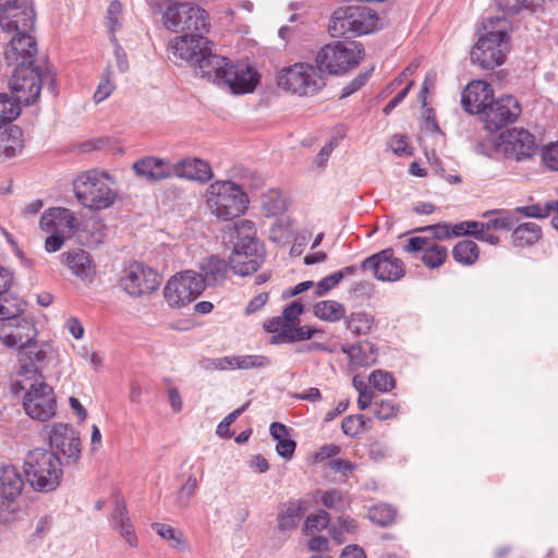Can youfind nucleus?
Here are the masks:
<instances>
[{
    "label": "nucleus",
    "mask_w": 558,
    "mask_h": 558,
    "mask_svg": "<svg viewBox=\"0 0 558 558\" xmlns=\"http://www.w3.org/2000/svg\"><path fill=\"white\" fill-rule=\"evenodd\" d=\"M14 395L25 392L23 407L33 420L47 421L56 414L57 401L52 388L47 385L38 365L24 364L19 367L11 384Z\"/></svg>",
    "instance_id": "1"
},
{
    "label": "nucleus",
    "mask_w": 558,
    "mask_h": 558,
    "mask_svg": "<svg viewBox=\"0 0 558 558\" xmlns=\"http://www.w3.org/2000/svg\"><path fill=\"white\" fill-rule=\"evenodd\" d=\"M509 32L510 24L505 15L486 17L471 50V61L486 70L501 65L510 51Z\"/></svg>",
    "instance_id": "2"
},
{
    "label": "nucleus",
    "mask_w": 558,
    "mask_h": 558,
    "mask_svg": "<svg viewBox=\"0 0 558 558\" xmlns=\"http://www.w3.org/2000/svg\"><path fill=\"white\" fill-rule=\"evenodd\" d=\"M233 250L229 257L230 268L235 275L250 276L264 263V245L256 238L255 223L247 219L236 221L228 231Z\"/></svg>",
    "instance_id": "3"
},
{
    "label": "nucleus",
    "mask_w": 558,
    "mask_h": 558,
    "mask_svg": "<svg viewBox=\"0 0 558 558\" xmlns=\"http://www.w3.org/2000/svg\"><path fill=\"white\" fill-rule=\"evenodd\" d=\"M37 329L32 319L19 317L13 322L0 325V342L7 348L19 350V367L43 363L50 351V345L38 342Z\"/></svg>",
    "instance_id": "4"
},
{
    "label": "nucleus",
    "mask_w": 558,
    "mask_h": 558,
    "mask_svg": "<svg viewBox=\"0 0 558 558\" xmlns=\"http://www.w3.org/2000/svg\"><path fill=\"white\" fill-rule=\"evenodd\" d=\"M204 68L208 81L225 86L235 95L252 93L258 83V75L250 65L233 63L226 57H211Z\"/></svg>",
    "instance_id": "5"
},
{
    "label": "nucleus",
    "mask_w": 558,
    "mask_h": 558,
    "mask_svg": "<svg viewBox=\"0 0 558 558\" xmlns=\"http://www.w3.org/2000/svg\"><path fill=\"white\" fill-rule=\"evenodd\" d=\"M73 191L80 204L93 210L111 207L118 197L112 178L97 170L80 174L73 182Z\"/></svg>",
    "instance_id": "6"
},
{
    "label": "nucleus",
    "mask_w": 558,
    "mask_h": 558,
    "mask_svg": "<svg viewBox=\"0 0 558 558\" xmlns=\"http://www.w3.org/2000/svg\"><path fill=\"white\" fill-rule=\"evenodd\" d=\"M24 473L35 490L48 493L60 485L63 471L54 452L36 448L29 450L24 458Z\"/></svg>",
    "instance_id": "7"
},
{
    "label": "nucleus",
    "mask_w": 558,
    "mask_h": 558,
    "mask_svg": "<svg viewBox=\"0 0 558 558\" xmlns=\"http://www.w3.org/2000/svg\"><path fill=\"white\" fill-rule=\"evenodd\" d=\"M380 27L377 12L367 5H349L335 10L328 31L332 37H351L373 33Z\"/></svg>",
    "instance_id": "8"
},
{
    "label": "nucleus",
    "mask_w": 558,
    "mask_h": 558,
    "mask_svg": "<svg viewBox=\"0 0 558 558\" xmlns=\"http://www.w3.org/2000/svg\"><path fill=\"white\" fill-rule=\"evenodd\" d=\"M206 204L210 213L220 220H232L247 209L248 197L243 189L230 180H217L206 190Z\"/></svg>",
    "instance_id": "9"
},
{
    "label": "nucleus",
    "mask_w": 558,
    "mask_h": 558,
    "mask_svg": "<svg viewBox=\"0 0 558 558\" xmlns=\"http://www.w3.org/2000/svg\"><path fill=\"white\" fill-rule=\"evenodd\" d=\"M208 32H189L170 40L168 50L174 61L190 63L195 66L202 77H205V63L217 57L209 47L205 37Z\"/></svg>",
    "instance_id": "10"
},
{
    "label": "nucleus",
    "mask_w": 558,
    "mask_h": 558,
    "mask_svg": "<svg viewBox=\"0 0 558 558\" xmlns=\"http://www.w3.org/2000/svg\"><path fill=\"white\" fill-rule=\"evenodd\" d=\"M277 84L284 90L308 96L316 94L325 86V78L316 63L298 62L280 70Z\"/></svg>",
    "instance_id": "11"
},
{
    "label": "nucleus",
    "mask_w": 558,
    "mask_h": 558,
    "mask_svg": "<svg viewBox=\"0 0 558 558\" xmlns=\"http://www.w3.org/2000/svg\"><path fill=\"white\" fill-rule=\"evenodd\" d=\"M363 58V48L355 41H337L324 46L315 63L329 74H341L356 66Z\"/></svg>",
    "instance_id": "12"
},
{
    "label": "nucleus",
    "mask_w": 558,
    "mask_h": 558,
    "mask_svg": "<svg viewBox=\"0 0 558 558\" xmlns=\"http://www.w3.org/2000/svg\"><path fill=\"white\" fill-rule=\"evenodd\" d=\"M162 20L166 28L172 32H209L210 27L206 11L189 2L170 4Z\"/></svg>",
    "instance_id": "13"
},
{
    "label": "nucleus",
    "mask_w": 558,
    "mask_h": 558,
    "mask_svg": "<svg viewBox=\"0 0 558 558\" xmlns=\"http://www.w3.org/2000/svg\"><path fill=\"white\" fill-rule=\"evenodd\" d=\"M46 81L52 83L50 74L43 73L39 66L33 64L14 68L9 85L17 101L29 106L38 99Z\"/></svg>",
    "instance_id": "14"
},
{
    "label": "nucleus",
    "mask_w": 558,
    "mask_h": 558,
    "mask_svg": "<svg viewBox=\"0 0 558 558\" xmlns=\"http://www.w3.org/2000/svg\"><path fill=\"white\" fill-rule=\"evenodd\" d=\"M203 290V276L193 270H185L169 279L163 295L170 306L182 307L194 301Z\"/></svg>",
    "instance_id": "15"
},
{
    "label": "nucleus",
    "mask_w": 558,
    "mask_h": 558,
    "mask_svg": "<svg viewBox=\"0 0 558 558\" xmlns=\"http://www.w3.org/2000/svg\"><path fill=\"white\" fill-rule=\"evenodd\" d=\"M497 145L506 158L515 161L531 159L538 149L535 136L522 128H512L504 132Z\"/></svg>",
    "instance_id": "16"
},
{
    "label": "nucleus",
    "mask_w": 558,
    "mask_h": 558,
    "mask_svg": "<svg viewBox=\"0 0 558 558\" xmlns=\"http://www.w3.org/2000/svg\"><path fill=\"white\" fill-rule=\"evenodd\" d=\"M363 270H369L372 275L383 282H396L405 276L404 263L395 255L392 248H385L375 253L361 263Z\"/></svg>",
    "instance_id": "17"
},
{
    "label": "nucleus",
    "mask_w": 558,
    "mask_h": 558,
    "mask_svg": "<svg viewBox=\"0 0 558 558\" xmlns=\"http://www.w3.org/2000/svg\"><path fill=\"white\" fill-rule=\"evenodd\" d=\"M120 286L129 295L141 296L158 289L160 276L142 263H133L124 269Z\"/></svg>",
    "instance_id": "18"
},
{
    "label": "nucleus",
    "mask_w": 558,
    "mask_h": 558,
    "mask_svg": "<svg viewBox=\"0 0 558 558\" xmlns=\"http://www.w3.org/2000/svg\"><path fill=\"white\" fill-rule=\"evenodd\" d=\"M34 21L35 12L26 2L10 0L0 8V26L5 33H29Z\"/></svg>",
    "instance_id": "19"
},
{
    "label": "nucleus",
    "mask_w": 558,
    "mask_h": 558,
    "mask_svg": "<svg viewBox=\"0 0 558 558\" xmlns=\"http://www.w3.org/2000/svg\"><path fill=\"white\" fill-rule=\"evenodd\" d=\"M520 114L521 106L513 96L506 95L495 101L493 99L484 114L485 128L489 131H496L513 123Z\"/></svg>",
    "instance_id": "20"
},
{
    "label": "nucleus",
    "mask_w": 558,
    "mask_h": 558,
    "mask_svg": "<svg viewBox=\"0 0 558 558\" xmlns=\"http://www.w3.org/2000/svg\"><path fill=\"white\" fill-rule=\"evenodd\" d=\"M49 441L52 449L59 451L68 463H75L81 457L78 433L70 425L57 423L51 427Z\"/></svg>",
    "instance_id": "21"
},
{
    "label": "nucleus",
    "mask_w": 558,
    "mask_h": 558,
    "mask_svg": "<svg viewBox=\"0 0 558 558\" xmlns=\"http://www.w3.org/2000/svg\"><path fill=\"white\" fill-rule=\"evenodd\" d=\"M37 45L31 33L14 34L4 50V58L11 66L33 65Z\"/></svg>",
    "instance_id": "22"
},
{
    "label": "nucleus",
    "mask_w": 558,
    "mask_h": 558,
    "mask_svg": "<svg viewBox=\"0 0 558 558\" xmlns=\"http://www.w3.org/2000/svg\"><path fill=\"white\" fill-rule=\"evenodd\" d=\"M205 371H228L264 368L270 365V360L265 355H238L216 359H204L199 362Z\"/></svg>",
    "instance_id": "23"
},
{
    "label": "nucleus",
    "mask_w": 558,
    "mask_h": 558,
    "mask_svg": "<svg viewBox=\"0 0 558 558\" xmlns=\"http://www.w3.org/2000/svg\"><path fill=\"white\" fill-rule=\"evenodd\" d=\"M494 99V90L485 81L470 82L462 93L461 104L463 109L471 113H484Z\"/></svg>",
    "instance_id": "24"
},
{
    "label": "nucleus",
    "mask_w": 558,
    "mask_h": 558,
    "mask_svg": "<svg viewBox=\"0 0 558 558\" xmlns=\"http://www.w3.org/2000/svg\"><path fill=\"white\" fill-rule=\"evenodd\" d=\"M24 487V480L14 465H3L0 468V497L8 501L7 508L10 512L2 514L0 512V522H8L14 512L12 501L19 497Z\"/></svg>",
    "instance_id": "25"
},
{
    "label": "nucleus",
    "mask_w": 558,
    "mask_h": 558,
    "mask_svg": "<svg viewBox=\"0 0 558 558\" xmlns=\"http://www.w3.org/2000/svg\"><path fill=\"white\" fill-rule=\"evenodd\" d=\"M39 227L45 232H56L72 235L78 227L74 213L64 207H52L44 211Z\"/></svg>",
    "instance_id": "26"
},
{
    "label": "nucleus",
    "mask_w": 558,
    "mask_h": 558,
    "mask_svg": "<svg viewBox=\"0 0 558 558\" xmlns=\"http://www.w3.org/2000/svg\"><path fill=\"white\" fill-rule=\"evenodd\" d=\"M132 169L137 178L151 183L173 177L172 163L156 156H145L136 160Z\"/></svg>",
    "instance_id": "27"
},
{
    "label": "nucleus",
    "mask_w": 558,
    "mask_h": 558,
    "mask_svg": "<svg viewBox=\"0 0 558 558\" xmlns=\"http://www.w3.org/2000/svg\"><path fill=\"white\" fill-rule=\"evenodd\" d=\"M404 251L409 253L423 251L422 262L428 268L440 267L448 257L445 246L430 243V241L424 236H413L409 239Z\"/></svg>",
    "instance_id": "28"
},
{
    "label": "nucleus",
    "mask_w": 558,
    "mask_h": 558,
    "mask_svg": "<svg viewBox=\"0 0 558 558\" xmlns=\"http://www.w3.org/2000/svg\"><path fill=\"white\" fill-rule=\"evenodd\" d=\"M173 175L195 181L198 183H207L214 177L210 165L199 158H185L172 165Z\"/></svg>",
    "instance_id": "29"
},
{
    "label": "nucleus",
    "mask_w": 558,
    "mask_h": 558,
    "mask_svg": "<svg viewBox=\"0 0 558 558\" xmlns=\"http://www.w3.org/2000/svg\"><path fill=\"white\" fill-rule=\"evenodd\" d=\"M110 521L112 527L120 533V535L124 538L130 547H136L138 545V538L136 536L135 529L131 522L126 506L123 501H116Z\"/></svg>",
    "instance_id": "30"
},
{
    "label": "nucleus",
    "mask_w": 558,
    "mask_h": 558,
    "mask_svg": "<svg viewBox=\"0 0 558 558\" xmlns=\"http://www.w3.org/2000/svg\"><path fill=\"white\" fill-rule=\"evenodd\" d=\"M341 351L348 355L350 362L360 367H368L376 363L378 356L377 348L368 341L359 342L354 345H343Z\"/></svg>",
    "instance_id": "31"
},
{
    "label": "nucleus",
    "mask_w": 558,
    "mask_h": 558,
    "mask_svg": "<svg viewBox=\"0 0 558 558\" xmlns=\"http://www.w3.org/2000/svg\"><path fill=\"white\" fill-rule=\"evenodd\" d=\"M62 260L75 276L82 279H87L94 274V266L90 256L84 250L76 248L63 253Z\"/></svg>",
    "instance_id": "32"
},
{
    "label": "nucleus",
    "mask_w": 558,
    "mask_h": 558,
    "mask_svg": "<svg viewBox=\"0 0 558 558\" xmlns=\"http://www.w3.org/2000/svg\"><path fill=\"white\" fill-rule=\"evenodd\" d=\"M305 510L304 502L301 500H290L283 505L278 514V529L282 532L295 530Z\"/></svg>",
    "instance_id": "33"
},
{
    "label": "nucleus",
    "mask_w": 558,
    "mask_h": 558,
    "mask_svg": "<svg viewBox=\"0 0 558 558\" xmlns=\"http://www.w3.org/2000/svg\"><path fill=\"white\" fill-rule=\"evenodd\" d=\"M228 264L216 256L204 259L201 264V270L204 279V288L208 286L219 284L227 279L229 271Z\"/></svg>",
    "instance_id": "34"
},
{
    "label": "nucleus",
    "mask_w": 558,
    "mask_h": 558,
    "mask_svg": "<svg viewBox=\"0 0 558 558\" xmlns=\"http://www.w3.org/2000/svg\"><path fill=\"white\" fill-rule=\"evenodd\" d=\"M542 235L541 227L535 222H525L518 226L512 232L514 246L524 247L536 243Z\"/></svg>",
    "instance_id": "35"
},
{
    "label": "nucleus",
    "mask_w": 558,
    "mask_h": 558,
    "mask_svg": "<svg viewBox=\"0 0 558 558\" xmlns=\"http://www.w3.org/2000/svg\"><path fill=\"white\" fill-rule=\"evenodd\" d=\"M313 312L317 318L329 323L339 322L345 316L344 305L335 300L317 302Z\"/></svg>",
    "instance_id": "36"
},
{
    "label": "nucleus",
    "mask_w": 558,
    "mask_h": 558,
    "mask_svg": "<svg viewBox=\"0 0 558 558\" xmlns=\"http://www.w3.org/2000/svg\"><path fill=\"white\" fill-rule=\"evenodd\" d=\"M480 248L478 245L472 240L459 241L453 250V259L464 266H471L478 259Z\"/></svg>",
    "instance_id": "37"
},
{
    "label": "nucleus",
    "mask_w": 558,
    "mask_h": 558,
    "mask_svg": "<svg viewBox=\"0 0 558 558\" xmlns=\"http://www.w3.org/2000/svg\"><path fill=\"white\" fill-rule=\"evenodd\" d=\"M345 325L353 335L366 336L372 332L375 319L365 312H355L345 317Z\"/></svg>",
    "instance_id": "38"
},
{
    "label": "nucleus",
    "mask_w": 558,
    "mask_h": 558,
    "mask_svg": "<svg viewBox=\"0 0 558 558\" xmlns=\"http://www.w3.org/2000/svg\"><path fill=\"white\" fill-rule=\"evenodd\" d=\"M357 523L350 517L341 515L337 522L329 527V534L332 541L338 545L348 541L349 535H354L357 532Z\"/></svg>",
    "instance_id": "39"
},
{
    "label": "nucleus",
    "mask_w": 558,
    "mask_h": 558,
    "mask_svg": "<svg viewBox=\"0 0 558 558\" xmlns=\"http://www.w3.org/2000/svg\"><path fill=\"white\" fill-rule=\"evenodd\" d=\"M25 310L26 303L17 296L0 299V320L2 323L15 320Z\"/></svg>",
    "instance_id": "40"
},
{
    "label": "nucleus",
    "mask_w": 558,
    "mask_h": 558,
    "mask_svg": "<svg viewBox=\"0 0 558 558\" xmlns=\"http://www.w3.org/2000/svg\"><path fill=\"white\" fill-rule=\"evenodd\" d=\"M153 529L161 538L167 541L171 547L179 550H186L189 548V543L181 531L162 523H154Z\"/></svg>",
    "instance_id": "41"
},
{
    "label": "nucleus",
    "mask_w": 558,
    "mask_h": 558,
    "mask_svg": "<svg viewBox=\"0 0 558 558\" xmlns=\"http://www.w3.org/2000/svg\"><path fill=\"white\" fill-rule=\"evenodd\" d=\"M487 218L483 222V228L490 230H510L513 227L512 217L505 210H494L484 214Z\"/></svg>",
    "instance_id": "42"
},
{
    "label": "nucleus",
    "mask_w": 558,
    "mask_h": 558,
    "mask_svg": "<svg viewBox=\"0 0 558 558\" xmlns=\"http://www.w3.org/2000/svg\"><path fill=\"white\" fill-rule=\"evenodd\" d=\"M21 104L15 96L10 97L7 94H0V123H7L15 120L21 113Z\"/></svg>",
    "instance_id": "43"
},
{
    "label": "nucleus",
    "mask_w": 558,
    "mask_h": 558,
    "mask_svg": "<svg viewBox=\"0 0 558 558\" xmlns=\"http://www.w3.org/2000/svg\"><path fill=\"white\" fill-rule=\"evenodd\" d=\"M262 207L267 216H277L286 210V199L280 192L271 190L262 196Z\"/></svg>",
    "instance_id": "44"
},
{
    "label": "nucleus",
    "mask_w": 558,
    "mask_h": 558,
    "mask_svg": "<svg viewBox=\"0 0 558 558\" xmlns=\"http://www.w3.org/2000/svg\"><path fill=\"white\" fill-rule=\"evenodd\" d=\"M395 517L396 510L386 504L373 506L368 510L369 520L380 526H386L392 523L395 521Z\"/></svg>",
    "instance_id": "45"
},
{
    "label": "nucleus",
    "mask_w": 558,
    "mask_h": 558,
    "mask_svg": "<svg viewBox=\"0 0 558 558\" xmlns=\"http://www.w3.org/2000/svg\"><path fill=\"white\" fill-rule=\"evenodd\" d=\"M320 502L326 508L336 511H343L349 506V500L337 489L323 492L320 495Z\"/></svg>",
    "instance_id": "46"
},
{
    "label": "nucleus",
    "mask_w": 558,
    "mask_h": 558,
    "mask_svg": "<svg viewBox=\"0 0 558 558\" xmlns=\"http://www.w3.org/2000/svg\"><path fill=\"white\" fill-rule=\"evenodd\" d=\"M112 74L113 72L111 66H107L94 94V99L96 102L104 101L112 94L116 87L114 83L112 82Z\"/></svg>",
    "instance_id": "47"
},
{
    "label": "nucleus",
    "mask_w": 558,
    "mask_h": 558,
    "mask_svg": "<svg viewBox=\"0 0 558 558\" xmlns=\"http://www.w3.org/2000/svg\"><path fill=\"white\" fill-rule=\"evenodd\" d=\"M330 517L325 510H320L315 514H311L306 518L303 526V531L307 535H312L327 527Z\"/></svg>",
    "instance_id": "48"
},
{
    "label": "nucleus",
    "mask_w": 558,
    "mask_h": 558,
    "mask_svg": "<svg viewBox=\"0 0 558 558\" xmlns=\"http://www.w3.org/2000/svg\"><path fill=\"white\" fill-rule=\"evenodd\" d=\"M369 383L379 391L387 392L395 388L393 376L383 369H376L369 375Z\"/></svg>",
    "instance_id": "49"
},
{
    "label": "nucleus",
    "mask_w": 558,
    "mask_h": 558,
    "mask_svg": "<svg viewBox=\"0 0 558 558\" xmlns=\"http://www.w3.org/2000/svg\"><path fill=\"white\" fill-rule=\"evenodd\" d=\"M20 143L12 138L9 130L0 125V158H12L15 156Z\"/></svg>",
    "instance_id": "50"
},
{
    "label": "nucleus",
    "mask_w": 558,
    "mask_h": 558,
    "mask_svg": "<svg viewBox=\"0 0 558 558\" xmlns=\"http://www.w3.org/2000/svg\"><path fill=\"white\" fill-rule=\"evenodd\" d=\"M303 304L300 301H294L288 305L282 312V320L291 329L295 328L300 324V316L303 313Z\"/></svg>",
    "instance_id": "51"
},
{
    "label": "nucleus",
    "mask_w": 558,
    "mask_h": 558,
    "mask_svg": "<svg viewBox=\"0 0 558 558\" xmlns=\"http://www.w3.org/2000/svg\"><path fill=\"white\" fill-rule=\"evenodd\" d=\"M197 489V480L194 475H190L186 482L181 486L178 492L177 502L181 507H186L190 502V499L194 496Z\"/></svg>",
    "instance_id": "52"
},
{
    "label": "nucleus",
    "mask_w": 558,
    "mask_h": 558,
    "mask_svg": "<svg viewBox=\"0 0 558 558\" xmlns=\"http://www.w3.org/2000/svg\"><path fill=\"white\" fill-rule=\"evenodd\" d=\"M555 206L554 201L547 202L544 206L541 204L527 205L518 208V211L524 214L527 217L544 218L551 214L553 207Z\"/></svg>",
    "instance_id": "53"
},
{
    "label": "nucleus",
    "mask_w": 558,
    "mask_h": 558,
    "mask_svg": "<svg viewBox=\"0 0 558 558\" xmlns=\"http://www.w3.org/2000/svg\"><path fill=\"white\" fill-rule=\"evenodd\" d=\"M364 423L363 415H350L343 418L341 428L347 436L354 437L363 430Z\"/></svg>",
    "instance_id": "54"
},
{
    "label": "nucleus",
    "mask_w": 558,
    "mask_h": 558,
    "mask_svg": "<svg viewBox=\"0 0 558 558\" xmlns=\"http://www.w3.org/2000/svg\"><path fill=\"white\" fill-rule=\"evenodd\" d=\"M482 221H462L452 226L451 233H453V236L471 235L475 238L477 230H482Z\"/></svg>",
    "instance_id": "55"
},
{
    "label": "nucleus",
    "mask_w": 558,
    "mask_h": 558,
    "mask_svg": "<svg viewBox=\"0 0 558 558\" xmlns=\"http://www.w3.org/2000/svg\"><path fill=\"white\" fill-rule=\"evenodd\" d=\"M398 408L391 400H383L379 403H374V414L380 421L389 420L396 416Z\"/></svg>",
    "instance_id": "56"
},
{
    "label": "nucleus",
    "mask_w": 558,
    "mask_h": 558,
    "mask_svg": "<svg viewBox=\"0 0 558 558\" xmlns=\"http://www.w3.org/2000/svg\"><path fill=\"white\" fill-rule=\"evenodd\" d=\"M121 12H122V5L119 1L110 2L108 10H107V26L112 35L121 26V23H120Z\"/></svg>",
    "instance_id": "57"
},
{
    "label": "nucleus",
    "mask_w": 558,
    "mask_h": 558,
    "mask_svg": "<svg viewBox=\"0 0 558 558\" xmlns=\"http://www.w3.org/2000/svg\"><path fill=\"white\" fill-rule=\"evenodd\" d=\"M388 145L390 149L398 156L411 154L408 140L404 135H392L388 141Z\"/></svg>",
    "instance_id": "58"
},
{
    "label": "nucleus",
    "mask_w": 558,
    "mask_h": 558,
    "mask_svg": "<svg viewBox=\"0 0 558 558\" xmlns=\"http://www.w3.org/2000/svg\"><path fill=\"white\" fill-rule=\"evenodd\" d=\"M50 235L45 241V248L49 253H54L59 251L63 244L65 239L70 238V234L49 232Z\"/></svg>",
    "instance_id": "59"
},
{
    "label": "nucleus",
    "mask_w": 558,
    "mask_h": 558,
    "mask_svg": "<svg viewBox=\"0 0 558 558\" xmlns=\"http://www.w3.org/2000/svg\"><path fill=\"white\" fill-rule=\"evenodd\" d=\"M543 160L549 169L558 171V143L551 144L543 150Z\"/></svg>",
    "instance_id": "60"
},
{
    "label": "nucleus",
    "mask_w": 558,
    "mask_h": 558,
    "mask_svg": "<svg viewBox=\"0 0 558 558\" xmlns=\"http://www.w3.org/2000/svg\"><path fill=\"white\" fill-rule=\"evenodd\" d=\"M295 441L286 436L282 440H277L276 450L282 458H291L295 450Z\"/></svg>",
    "instance_id": "61"
},
{
    "label": "nucleus",
    "mask_w": 558,
    "mask_h": 558,
    "mask_svg": "<svg viewBox=\"0 0 558 558\" xmlns=\"http://www.w3.org/2000/svg\"><path fill=\"white\" fill-rule=\"evenodd\" d=\"M292 333H288V338L291 340V341H298V340H308V339H312L314 337V335L317 332L316 329H313L311 327H307V326H302V327H295V328H292Z\"/></svg>",
    "instance_id": "62"
},
{
    "label": "nucleus",
    "mask_w": 558,
    "mask_h": 558,
    "mask_svg": "<svg viewBox=\"0 0 558 558\" xmlns=\"http://www.w3.org/2000/svg\"><path fill=\"white\" fill-rule=\"evenodd\" d=\"M338 145V142L337 140H332L330 141L329 143H327L322 149L317 154L316 156V159H315V162L317 163V166L319 168H324L332 153V150L335 149V147Z\"/></svg>",
    "instance_id": "63"
},
{
    "label": "nucleus",
    "mask_w": 558,
    "mask_h": 558,
    "mask_svg": "<svg viewBox=\"0 0 558 558\" xmlns=\"http://www.w3.org/2000/svg\"><path fill=\"white\" fill-rule=\"evenodd\" d=\"M451 228L452 227H450V225L448 223H439L435 226H429L425 228V230L432 231L433 236L436 239L446 240L453 236V233H451Z\"/></svg>",
    "instance_id": "64"
}]
</instances>
